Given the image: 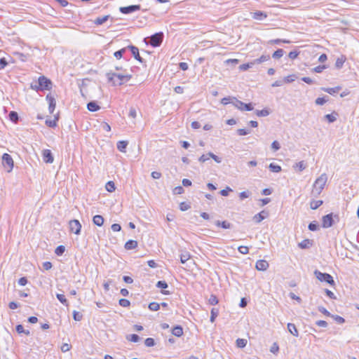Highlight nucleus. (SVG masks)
<instances>
[{
    "mask_svg": "<svg viewBox=\"0 0 359 359\" xmlns=\"http://www.w3.org/2000/svg\"><path fill=\"white\" fill-rule=\"evenodd\" d=\"M107 77L108 81L111 82L114 86H121L128 81L132 78V75L108 72L107 73Z\"/></svg>",
    "mask_w": 359,
    "mask_h": 359,
    "instance_id": "f257e3e1",
    "label": "nucleus"
},
{
    "mask_svg": "<svg viewBox=\"0 0 359 359\" xmlns=\"http://www.w3.org/2000/svg\"><path fill=\"white\" fill-rule=\"evenodd\" d=\"M327 182V175L325 173H323L319 177H318L313 183V189L311 191L312 196L316 197L319 196L323 190L326 183Z\"/></svg>",
    "mask_w": 359,
    "mask_h": 359,
    "instance_id": "f03ea898",
    "label": "nucleus"
},
{
    "mask_svg": "<svg viewBox=\"0 0 359 359\" xmlns=\"http://www.w3.org/2000/svg\"><path fill=\"white\" fill-rule=\"evenodd\" d=\"M53 83L51 81L44 76H41L39 78L38 85H32V88L33 89H36V90H50L52 88Z\"/></svg>",
    "mask_w": 359,
    "mask_h": 359,
    "instance_id": "7ed1b4c3",
    "label": "nucleus"
},
{
    "mask_svg": "<svg viewBox=\"0 0 359 359\" xmlns=\"http://www.w3.org/2000/svg\"><path fill=\"white\" fill-rule=\"evenodd\" d=\"M314 275L320 282H325L332 286L335 285V282L333 279V277L330 274L327 273H322L318 270H315Z\"/></svg>",
    "mask_w": 359,
    "mask_h": 359,
    "instance_id": "20e7f679",
    "label": "nucleus"
},
{
    "mask_svg": "<svg viewBox=\"0 0 359 359\" xmlns=\"http://www.w3.org/2000/svg\"><path fill=\"white\" fill-rule=\"evenodd\" d=\"M232 104L236 107L237 109L243 111H252L253 109V106L252 103L245 104L242 101L238 100L237 98L233 97Z\"/></svg>",
    "mask_w": 359,
    "mask_h": 359,
    "instance_id": "39448f33",
    "label": "nucleus"
},
{
    "mask_svg": "<svg viewBox=\"0 0 359 359\" xmlns=\"http://www.w3.org/2000/svg\"><path fill=\"white\" fill-rule=\"evenodd\" d=\"M3 166L7 169V172H10L13 168V160L8 154H4L1 161Z\"/></svg>",
    "mask_w": 359,
    "mask_h": 359,
    "instance_id": "423d86ee",
    "label": "nucleus"
},
{
    "mask_svg": "<svg viewBox=\"0 0 359 359\" xmlns=\"http://www.w3.org/2000/svg\"><path fill=\"white\" fill-rule=\"evenodd\" d=\"M163 36L164 35L163 32H158L151 35L149 41L150 45L153 47L159 46L163 41Z\"/></svg>",
    "mask_w": 359,
    "mask_h": 359,
    "instance_id": "0eeeda50",
    "label": "nucleus"
},
{
    "mask_svg": "<svg viewBox=\"0 0 359 359\" xmlns=\"http://www.w3.org/2000/svg\"><path fill=\"white\" fill-rule=\"evenodd\" d=\"M70 231L76 235L80 234L81 229V224L77 219L70 220L69 222Z\"/></svg>",
    "mask_w": 359,
    "mask_h": 359,
    "instance_id": "6e6552de",
    "label": "nucleus"
},
{
    "mask_svg": "<svg viewBox=\"0 0 359 359\" xmlns=\"http://www.w3.org/2000/svg\"><path fill=\"white\" fill-rule=\"evenodd\" d=\"M140 5H130L128 6L120 7L119 11L123 14H129L140 11Z\"/></svg>",
    "mask_w": 359,
    "mask_h": 359,
    "instance_id": "1a4fd4ad",
    "label": "nucleus"
},
{
    "mask_svg": "<svg viewBox=\"0 0 359 359\" xmlns=\"http://www.w3.org/2000/svg\"><path fill=\"white\" fill-rule=\"evenodd\" d=\"M323 228H329L333 225V214H327L323 217Z\"/></svg>",
    "mask_w": 359,
    "mask_h": 359,
    "instance_id": "9d476101",
    "label": "nucleus"
},
{
    "mask_svg": "<svg viewBox=\"0 0 359 359\" xmlns=\"http://www.w3.org/2000/svg\"><path fill=\"white\" fill-rule=\"evenodd\" d=\"M43 161L46 163H52L53 162V156L49 149H44L42 153Z\"/></svg>",
    "mask_w": 359,
    "mask_h": 359,
    "instance_id": "9b49d317",
    "label": "nucleus"
},
{
    "mask_svg": "<svg viewBox=\"0 0 359 359\" xmlns=\"http://www.w3.org/2000/svg\"><path fill=\"white\" fill-rule=\"evenodd\" d=\"M46 100H48V104H49V106H48V111H49L50 114H53L54 110H55V106H56L55 100L50 94L46 95Z\"/></svg>",
    "mask_w": 359,
    "mask_h": 359,
    "instance_id": "f8f14e48",
    "label": "nucleus"
},
{
    "mask_svg": "<svg viewBox=\"0 0 359 359\" xmlns=\"http://www.w3.org/2000/svg\"><path fill=\"white\" fill-rule=\"evenodd\" d=\"M128 48H129L130 50L133 57L137 60H138L140 62H144L143 58L142 57H140V55L139 49L136 46H134L131 45V46H128Z\"/></svg>",
    "mask_w": 359,
    "mask_h": 359,
    "instance_id": "ddd939ff",
    "label": "nucleus"
},
{
    "mask_svg": "<svg viewBox=\"0 0 359 359\" xmlns=\"http://www.w3.org/2000/svg\"><path fill=\"white\" fill-rule=\"evenodd\" d=\"M269 266V263L264 259L258 260L256 262L255 267L258 271H266Z\"/></svg>",
    "mask_w": 359,
    "mask_h": 359,
    "instance_id": "4468645a",
    "label": "nucleus"
},
{
    "mask_svg": "<svg viewBox=\"0 0 359 359\" xmlns=\"http://www.w3.org/2000/svg\"><path fill=\"white\" fill-rule=\"evenodd\" d=\"M252 18L257 20H263L267 18V14L263 11H257L251 13Z\"/></svg>",
    "mask_w": 359,
    "mask_h": 359,
    "instance_id": "2eb2a0df",
    "label": "nucleus"
},
{
    "mask_svg": "<svg viewBox=\"0 0 359 359\" xmlns=\"http://www.w3.org/2000/svg\"><path fill=\"white\" fill-rule=\"evenodd\" d=\"M267 216H268V213L266 211L262 210V212H260L258 214H256L253 217V220L256 223H259L262 220H264Z\"/></svg>",
    "mask_w": 359,
    "mask_h": 359,
    "instance_id": "dca6fc26",
    "label": "nucleus"
},
{
    "mask_svg": "<svg viewBox=\"0 0 359 359\" xmlns=\"http://www.w3.org/2000/svg\"><path fill=\"white\" fill-rule=\"evenodd\" d=\"M313 245V241L309 239H304L298 244L301 249H308Z\"/></svg>",
    "mask_w": 359,
    "mask_h": 359,
    "instance_id": "f3484780",
    "label": "nucleus"
},
{
    "mask_svg": "<svg viewBox=\"0 0 359 359\" xmlns=\"http://www.w3.org/2000/svg\"><path fill=\"white\" fill-rule=\"evenodd\" d=\"M87 109L90 111L95 112L98 111L100 109V107L95 101H91L88 103Z\"/></svg>",
    "mask_w": 359,
    "mask_h": 359,
    "instance_id": "a211bd4d",
    "label": "nucleus"
},
{
    "mask_svg": "<svg viewBox=\"0 0 359 359\" xmlns=\"http://www.w3.org/2000/svg\"><path fill=\"white\" fill-rule=\"evenodd\" d=\"M172 334L176 337H181L183 334V328L181 325H176L172 329Z\"/></svg>",
    "mask_w": 359,
    "mask_h": 359,
    "instance_id": "6ab92c4d",
    "label": "nucleus"
},
{
    "mask_svg": "<svg viewBox=\"0 0 359 359\" xmlns=\"http://www.w3.org/2000/svg\"><path fill=\"white\" fill-rule=\"evenodd\" d=\"M341 86H336L334 88H322V90L326 92L330 95H334L338 93L341 90Z\"/></svg>",
    "mask_w": 359,
    "mask_h": 359,
    "instance_id": "aec40b11",
    "label": "nucleus"
},
{
    "mask_svg": "<svg viewBox=\"0 0 359 359\" xmlns=\"http://www.w3.org/2000/svg\"><path fill=\"white\" fill-rule=\"evenodd\" d=\"M287 330L293 336H294V337L299 336V332H298L294 324L290 323H288L287 324Z\"/></svg>",
    "mask_w": 359,
    "mask_h": 359,
    "instance_id": "412c9836",
    "label": "nucleus"
},
{
    "mask_svg": "<svg viewBox=\"0 0 359 359\" xmlns=\"http://www.w3.org/2000/svg\"><path fill=\"white\" fill-rule=\"evenodd\" d=\"M59 115L58 114L55 116V118L53 120L47 119L46 121V125L50 128H55L57 126V121H58Z\"/></svg>",
    "mask_w": 359,
    "mask_h": 359,
    "instance_id": "4be33fe9",
    "label": "nucleus"
},
{
    "mask_svg": "<svg viewBox=\"0 0 359 359\" xmlns=\"http://www.w3.org/2000/svg\"><path fill=\"white\" fill-rule=\"evenodd\" d=\"M93 222L94 224H95L98 226H102V224L104 223V218L102 215H97L93 217Z\"/></svg>",
    "mask_w": 359,
    "mask_h": 359,
    "instance_id": "5701e85b",
    "label": "nucleus"
},
{
    "mask_svg": "<svg viewBox=\"0 0 359 359\" xmlns=\"http://www.w3.org/2000/svg\"><path fill=\"white\" fill-rule=\"evenodd\" d=\"M137 247V242L134 240H129L125 244L126 250H133Z\"/></svg>",
    "mask_w": 359,
    "mask_h": 359,
    "instance_id": "b1692460",
    "label": "nucleus"
},
{
    "mask_svg": "<svg viewBox=\"0 0 359 359\" xmlns=\"http://www.w3.org/2000/svg\"><path fill=\"white\" fill-rule=\"evenodd\" d=\"M110 18V15H104V16H102V17H99L97 18H96L94 21V23L96 25H102L104 22H105L106 21H107L109 20V18Z\"/></svg>",
    "mask_w": 359,
    "mask_h": 359,
    "instance_id": "393cba45",
    "label": "nucleus"
},
{
    "mask_svg": "<svg viewBox=\"0 0 359 359\" xmlns=\"http://www.w3.org/2000/svg\"><path fill=\"white\" fill-rule=\"evenodd\" d=\"M127 146H128L127 141H119L117 143V149L121 152L126 151V149Z\"/></svg>",
    "mask_w": 359,
    "mask_h": 359,
    "instance_id": "a878e982",
    "label": "nucleus"
},
{
    "mask_svg": "<svg viewBox=\"0 0 359 359\" xmlns=\"http://www.w3.org/2000/svg\"><path fill=\"white\" fill-rule=\"evenodd\" d=\"M270 59L269 55H262L260 57L255 59L253 61V63L255 64H260L262 62L268 61Z\"/></svg>",
    "mask_w": 359,
    "mask_h": 359,
    "instance_id": "bb28decb",
    "label": "nucleus"
},
{
    "mask_svg": "<svg viewBox=\"0 0 359 359\" xmlns=\"http://www.w3.org/2000/svg\"><path fill=\"white\" fill-rule=\"evenodd\" d=\"M323 203V201L321 200L315 201L313 200L310 203V208L312 210H316L318 208H319L322 204Z\"/></svg>",
    "mask_w": 359,
    "mask_h": 359,
    "instance_id": "cd10ccee",
    "label": "nucleus"
},
{
    "mask_svg": "<svg viewBox=\"0 0 359 359\" xmlns=\"http://www.w3.org/2000/svg\"><path fill=\"white\" fill-rule=\"evenodd\" d=\"M56 297L60 301V303H62L63 305L66 306H68L69 302L63 294H57Z\"/></svg>",
    "mask_w": 359,
    "mask_h": 359,
    "instance_id": "c85d7f7f",
    "label": "nucleus"
},
{
    "mask_svg": "<svg viewBox=\"0 0 359 359\" xmlns=\"http://www.w3.org/2000/svg\"><path fill=\"white\" fill-rule=\"evenodd\" d=\"M215 224L216 226H220L223 229H230L231 226V224L226 221L220 222L219 220L216 221Z\"/></svg>",
    "mask_w": 359,
    "mask_h": 359,
    "instance_id": "c756f323",
    "label": "nucleus"
},
{
    "mask_svg": "<svg viewBox=\"0 0 359 359\" xmlns=\"http://www.w3.org/2000/svg\"><path fill=\"white\" fill-rule=\"evenodd\" d=\"M15 330L18 334H25L27 336L30 334V332L29 330H25L22 325H18Z\"/></svg>",
    "mask_w": 359,
    "mask_h": 359,
    "instance_id": "7c9ffc66",
    "label": "nucleus"
},
{
    "mask_svg": "<svg viewBox=\"0 0 359 359\" xmlns=\"http://www.w3.org/2000/svg\"><path fill=\"white\" fill-rule=\"evenodd\" d=\"M10 120L13 123H17L19 119L18 114L16 111H11L8 114Z\"/></svg>",
    "mask_w": 359,
    "mask_h": 359,
    "instance_id": "2f4dec72",
    "label": "nucleus"
},
{
    "mask_svg": "<svg viewBox=\"0 0 359 359\" xmlns=\"http://www.w3.org/2000/svg\"><path fill=\"white\" fill-rule=\"evenodd\" d=\"M191 258V255L188 252H184L180 255V262L182 264L186 263Z\"/></svg>",
    "mask_w": 359,
    "mask_h": 359,
    "instance_id": "473e14b6",
    "label": "nucleus"
},
{
    "mask_svg": "<svg viewBox=\"0 0 359 359\" xmlns=\"http://www.w3.org/2000/svg\"><path fill=\"white\" fill-rule=\"evenodd\" d=\"M337 114L336 112H333L330 114H326L324 117L328 121L329 123H333L337 120Z\"/></svg>",
    "mask_w": 359,
    "mask_h": 359,
    "instance_id": "72a5a7b5",
    "label": "nucleus"
},
{
    "mask_svg": "<svg viewBox=\"0 0 359 359\" xmlns=\"http://www.w3.org/2000/svg\"><path fill=\"white\" fill-rule=\"evenodd\" d=\"M219 314V309H216V308H212L211 309V316H210V320L211 323H214L215 320V318L217 317Z\"/></svg>",
    "mask_w": 359,
    "mask_h": 359,
    "instance_id": "f704fd0d",
    "label": "nucleus"
},
{
    "mask_svg": "<svg viewBox=\"0 0 359 359\" xmlns=\"http://www.w3.org/2000/svg\"><path fill=\"white\" fill-rule=\"evenodd\" d=\"M346 60V57L344 56H341V57H338L335 62V67L337 69H341Z\"/></svg>",
    "mask_w": 359,
    "mask_h": 359,
    "instance_id": "c9c22d12",
    "label": "nucleus"
},
{
    "mask_svg": "<svg viewBox=\"0 0 359 359\" xmlns=\"http://www.w3.org/2000/svg\"><path fill=\"white\" fill-rule=\"evenodd\" d=\"M255 114L257 116H267L270 114V111L267 109L262 110H256Z\"/></svg>",
    "mask_w": 359,
    "mask_h": 359,
    "instance_id": "e433bc0d",
    "label": "nucleus"
},
{
    "mask_svg": "<svg viewBox=\"0 0 359 359\" xmlns=\"http://www.w3.org/2000/svg\"><path fill=\"white\" fill-rule=\"evenodd\" d=\"M269 168L273 172H279L281 171V167L274 163H270Z\"/></svg>",
    "mask_w": 359,
    "mask_h": 359,
    "instance_id": "4c0bfd02",
    "label": "nucleus"
},
{
    "mask_svg": "<svg viewBox=\"0 0 359 359\" xmlns=\"http://www.w3.org/2000/svg\"><path fill=\"white\" fill-rule=\"evenodd\" d=\"M106 189L109 191V192H113L115 191V184L114 183V182L112 181H109L107 184H106Z\"/></svg>",
    "mask_w": 359,
    "mask_h": 359,
    "instance_id": "58836bf2",
    "label": "nucleus"
},
{
    "mask_svg": "<svg viewBox=\"0 0 359 359\" xmlns=\"http://www.w3.org/2000/svg\"><path fill=\"white\" fill-rule=\"evenodd\" d=\"M284 54V50L283 49H278L277 50H276L273 55H272V57L274 58V59H279Z\"/></svg>",
    "mask_w": 359,
    "mask_h": 359,
    "instance_id": "ea45409f",
    "label": "nucleus"
},
{
    "mask_svg": "<svg viewBox=\"0 0 359 359\" xmlns=\"http://www.w3.org/2000/svg\"><path fill=\"white\" fill-rule=\"evenodd\" d=\"M149 309L151 310V311H156L158 310H159L160 309V304L157 302H151L149 304Z\"/></svg>",
    "mask_w": 359,
    "mask_h": 359,
    "instance_id": "a19ab883",
    "label": "nucleus"
},
{
    "mask_svg": "<svg viewBox=\"0 0 359 359\" xmlns=\"http://www.w3.org/2000/svg\"><path fill=\"white\" fill-rule=\"evenodd\" d=\"M127 48H128V47L121 48V50L116 51L114 53V57H116L117 59L121 58Z\"/></svg>",
    "mask_w": 359,
    "mask_h": 359,
    "instance_id": "79ce46f5",
    "label": "nucleus"
},
{
    "mask_svg": "<svg viewBox=\"0 0 359 359\" xmlns=\"http://www.w3.org/2000/svg\"><path fill=\"white\" fill-rule=\"evenodd\" d=\"M236 342V346L239 348H243L247 344V340L245 339H238Z\"/></svg>",
    "mask_w": 359,
    "mask_h": 359,
    "instance_id": "37998d69",
    "label": "nucleus"
},
{
    "mask_svg": "<svg viewBox=\"0 0 359 359\" xmlns=\"http://www.w3.org/2000/svg\"><path fill=\"white\" fill-rule=\"evenodd\" d=\"M65 248L64 245H59L56 248V249L55 250V253L57 255L60 256L65 252Z\"/></svg>",
    "mask_w": 359,
    "mask_h": 359,
    "instance_id": "c03bdc74",
    "label": "nucleus"
},
{
    "mask_svg": "<svg viewBox=\"0 0 359 359\" xmlns=\"http://www.w3.org/2000/svg\"><path fill=\"white\" fill-rule=\"evenodd\" d=\"M127 339L133 342H138L140 339V337L136 334H133L127 337Z\"/></svg>",
    "mask_w": 359,
    "mask_h": 359,
    "instance_id": "a18cd8bd",
    "label": "nucleus"
},
{
    "mask_svg": "<svg viewBox=\"0 0 359 359\" xmlns=\"http://www.w3.org/2000/svg\"><path fill=\"white\" fill-rule=\"evenodd\" d=\"M144 344L147 347H151L155 345V341L153 338H147L144 341Z\"/></svg>",
    "mask_w": 359,
    "mask_h": 359,
    "instance_id": "49530a36",
    "label": "nucleus"
},
{
    "mask_svg": "<svg viewBox=\"0 0 359 359\" xmlns=\"http://www.w3.org/2000/svg\"><path fill=\"white\" fill-rule=\"evenodd\" d=\"M208 302L211 305H216L218 303V299L215 295L211 294L208 299Z\"/></svg>",
    "mask_w": 359,
    "mask_h": 359,
    "instance_id": "de8ad7c7",
    "label": "nucleus"
},
{
    "mask_svg": "<svg viewBox=\"0 0 359 359\" xmlns=\"http://www.w3.org/2000/svg\"><path fill=\"white\" fill-rule=\"evenodd\" d=\"M83 315L76 311H73V318L76 321L81 320Z\"/></svg>",
    "mask_w": 359,
    "mask_h": 359,
    "instance_id": "09e8293b",
    "label": "nucleus"
},
{
    "mask_svg": "<svg viewBox=\"0 0 359 359\" xmlns=\"http://www.w3.org/2000/svg\"><path fill=\"white\" fill-rule=\"evenodd\" d=\"M234 97H224L221 100V103L224 105H226L229 103L232 104L233 100Z\"/></svg>",
    "mask_w": 359,
    "mask_h": 359,
    "instance_id": "8fccbe9b",
    "label": "nucleus"
},
{
    "mask_svg": "<svg viewBox=\"0 0 359 359\" xmlns=\"http://www.w3.org/2000/svg\"><path fill=\"white\" fill-rule=\"evenodd\" d=\"M118 303H119V305L123 307H128L130 304V301L126 299H121L119 300Z\"/></svg>",
    "mask_w": 359,
    "mask_h": 359,
    "instance_id": "3c124183",
    "label": "nucleus"
},
{
    "mask_svg": "<svg viewBox=\"0 0 359 359\" xmlns=\"http://www.w3.org/2000/svg\"><path fill=\"white\" fill-rule=\"evenodd\" d=\"M156 287L158 288L165 289L168 287V283L164 280H159L156 283Z\"/></svg>",
    "mask_w": 359,
    "mask_h": 359,
    "instance_id": "603ef678",
    "label": "nucleus"
},
{
    "mask_svg": "<svg viewBox=\"0 0 359 359\" xmlns=\"http://www.w3.org/2000/svg\"><path fill=\"white\" fill-rule=\"evenodd\" d=\"M334 320L339 324H342L345 322V320L344 318L339 316H337V315H332L331 316Z\"/></svg>",
    "mask_w": 359,
    "mask_h": 359,
    "instance_id": "864d4df0",
    "label": "nucleus"
},
{
    "mask_svg": "<svg viewBox=\"0 0 359 359\" xmlns=\"http://www.w3.org/2000/svg\"><path fill=\"white\" fill-rule=\"evenodd\" d=\"M308 227L310 231H317L318 229V224L316 222H313L309 224Z\"/></svg>",
    "mask_w": 359,
    "mask_h": 359,
    "instance_id": "5fc2aeb1",
    "label": "nucleus"
},
{
    "mask_svg": "<svg viewBox=\"0 0 359 359\" xmlns=\"http://www.w3.org/2000/svg\"><path fill=\"white\" fill-rule=\"evenodd\" d=\"M184 188L181 186H178L174 188L173 194L176 195L182 194L184 193Z\"/></svg>",
    "mask_w": 359,
    "mask_h": 359,
    "instance_id": "6e6d98bb",
    "label": "nucleus"
},
{
    "mask_svg": "<svg viewBox=\"0 0 359 359\" xmlns=\"http://www.w3.org/2000/svg\"><path fill=\"white\" fill-rule=\"evenodd\" d=\"M208 155L212 158L215 162L219 163L222 162V158L217 156H216L215 154H214L212 152H209L208 153Z\"/></svg>",
    "mask_w": 359,
    "mask_h": 359,
    "instance_id": "4d7b16f0",
    "label": "nucleus"
},
{
    "mask_svg": "<svg viewBox=\"0 0 359 359\" xmlns=\"http://www.w3.org/2000/svg\"><path fill=\"white\" fill-rule=\"evenodd\" d=\"M238 250L243 255H247L249 252V248L247 246H240Z\"/></svg>",
    "mask_w": 359,
    "mask_h": 359,
    "instance_id": "13d9d810",
    "label": "nucleus"
},
{
    "mask_svg": "<svg viewBox=\"0 0 359 359\" xmlns=\"http://www.w3.org/2000/svg\"><path fill=\"white\" fill-rule=\"evenodd\" d=\"M327 101V100L325 99V97H318L316 101H315V103L317 104V105H323Z\"/></svg>",
    "mask_w": 359,
    "mask_h": 359,
    "instance_id": "bf43d9fd",
    "label": "nucleus"
},
{
    "mask_svg": "<svg viewBox=\"0 0 359 359\" xmlns=\"http://www.w3.org/2000/svg\"><path fill=\"white\" fill-rule=\"evenodd\" d=\"M250 133V130H246V129H243V128H240V129L237 130V133L239 135H242V136L248 135Z\"/></svg>",
    "mask_w": 359,
    "mask_h": 359,
    "instance_id": "052dcab7",
    "label": "nucleus"
},
{
    "mask_svg": "<svg viewBox=\"0 0 359 359\" xmlns=\"http://www.w3.org/2000/svg\"><path fill=\"white\" fill-rule=\"evenodd\" d=\"M250 193L248 191H242L239 194V197L241 200H243L245 198H247L250 196Z\"/></svg>",
    "mask_w": 359,
    "mask_h": 359,
    "instance_id": "680f3d73",
    "label": "nucleus"
},
{
    "mask_svg": "<svg viewBox=\"0 0 359 359\" xmlns=\"http://www.w3.org/2000/svg\"><path fill=\"white\" fill-rule=\"evenodd\" d=\"M318 311L327 316H331V313L323 306H318Z\"/></svg>",
    "mask_w": 359,
    "mask_h": 359,
    "instance_id": "e2e57ef3",
    "label": "nucleus"
},
{
    "mask_svg": "<svg viewBox=\"0 0 359 359\" xmlns=\"http://www.w3.org/2000/svg\"><path fill=\"white\" fill-rule=\"evenodd\" d=\"M271 148L273 149V151H276L280 149V146L278 141L275 140L271 144Z\"/></svg>",
    "mask_w": 359,
    "mask_h": 359,
    "instance_id": "0e129e2a",
    "label": "nucleus"
},
{
    "mask_svg": "<svg viewBox=\"0 0 359 359\" xmlns=\"http://www.w3.org/2000/svg\"><path fill=\"white\" fill-rule=\"evenodd\" d=\"M231 191L232 189L230 187H227L226 189L221 190L219 193L222 196H227L229 195V193Z\"/></svg>",
    "mask_w": 359,
    "mask_h": 359,
    "instance_id": "69168bd1",
    "label": "nucleus"
},
{
    "mask_svg": "<svg viewBox=\"0 0 359 359\" xmlns=\"http://www.w3.org/2000/svg\"><path fill=\"white\" fill-rule=\"evenodd\" d=\"M7 65L8 62L5 57H2L0 59V70L4 69Z\"/></svg>",
    "mask_w": 359,
    "mask_h": 359,
    "instance_id": "338daca9",
    "label": "nucleus"
},
{
    "mask_svg": "<svg viewBox=\"0 0 359 359\" xmlns=\"http://www.w3.org/2000/svg\"><path fill=\"white\" fill-rule=\"evenodd\" d=\"M296 76L295 75H290L284 78L283 81L285 83H291L294 81Z\"/></svg>",
    "mask_w": 359,
    "mask_h": 359,
    "instance_id": "774afa93",
    "label": "nucleus"
}]
</instances>
